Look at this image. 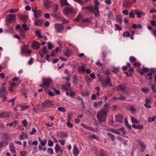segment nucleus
<instances>
[{
	"mask_svg": "<svg viewBox=\"0 0 156 156\" xmlns=\"http://www.w3.org/2000/svg\"><path fill=\"white\" fill-rule=\"evenodd\" d=\"M109 109V104H105L103 108L98 113L97 117L99 122H106L107 115Z\"/></svg>",
	"mask_w": 156,
	"mask_h": 156,
	"instance_id": "1",
	"label": "nucleus"
},
{
	"mask_svg": "<svg viewBox=\"0 0 156 156\" xmlns=\"http://www.w3.org/2000/svg\"><path fill=\"white\" fill-rule=\"evenodd\" d=\"M76 12L75 9L69 6L65 7L63 11V13L66 16L75 14Z\"/></svg>",
	"mask_w": 156,
	"mask_h": 156,
	"instance_id": "2",
	"label": "nucleus"
},
{
	"mask_svg": "<svg viewBox=\"0 0 156 156\" xmlns=\"http://www.w3.org/2000/svg\"><path fill=\"white\" fill-rule=\"evenodd\" d=\"M16 15L15 14L8 15L6 17V22L9 23H12L16 20Z\"/></svg>",
	"mask_w": 156,
	"mask_h": 156,
	"instance_id": "3",
	"label": "nucleus"
},
{
	"mask_svg": "<svg viewBox=\"0 0 156 156\" xmlns=\"http://www.w3.org/2000/svg\"><path fill=\"white\" fill-rule=\"evenodd\" d=\"M127 86L125 84L119 85L116 87V90L117 92L121 91L123 93H126Z\"/></svg>",
	"mask_w": 156,
	"mask_h": 156,
	"instance_id": "4",
	"label": "nucleus"
},
{
	"mask_svg": "<svg viewBox=\"0 0 156 156\" xmlns=\"http://www.w3.org/2000/svg\"><path fill=\"white\" fill-rule=\"evenodd\" d=\"M53 102L48 99L46 100L42 104L43 108L46 107H50L53 106Z\"/></svg>",
	"mask_w": 156,
	"mask_h": 156,
	"instance_id": "5",
	"label": "nucleus"
},
{
	"mask_svg": "<svg viewBox=\"0 0 156 156\" xmlns=\"http://www.w3.org/2000/svg\"><path fill=\"white\" fill-rule=\"evenodd\" d=\"M43 84L47 88H48L50 85H52L53 83L52 80L50 79H45L43 80Z\"/></svg>",
	"mask_w": 156,
	"mask_h": 156,
	"instance_id": "6",
	"label": "nucleus"
},
{
	"mask_svg": "<svg viewBox=\"0 0 156 156\" xmlns=\"http://www.w3.org/2000/svg\"><path fill=\"white\" fill-rule=\"evenodd\" d=\"M55 28L57 30V33H62L63 30V27L62 24L57 23L55 25Z\"/></svg>",
	"mask_w": 156,
	"mask_h": 156,
	"instance_id": "7",
	"label": "nucleus"
},
{
	"mask_svg": "<svg viewBox=\"0 0 156 156\" xmlns=\"http://www.w3.org/2000/svg\"><path fill=\"white\" fill-rule=\"evenodd\" d=\"M151 72L147 73L145 76V78L148 80H151L152 79V74L156 73V71L154 69H151Z\"/></svg>",
	"mask_w": 156,
	"mask_h": 156,
	"instance_id": "8",
	"label": "nucleus"
},
{
	"mask_svg": "<svg viewBox=\"0 0 156 156\" xmlns=\"http://www.w3.org/2000/svg\"><path fill=\"white\" fill-rule=\"evenodd\" d=\"M10 112H0V118H5L9 117Z\"/></svg>",
	"mask_w": 156,
	"mask_h": 156,
	"instance_id": "9",
	"label": "nucleus"
},
{
	"mask_svg": "<svg viewBox=\"0 0 156 156\" xmlns=\"http://www.w3.org/2000/svg\"><path fill=\"white\" fill-rule=\"evenodd\" d=\"M126 133V131L124 130V128H123L117 130L116 134L120 135L123 136L125 135Z\"/></svg>",
	"mask_w": 156,
	"mask_h": 156,
	"instance_id": "10",
	"label": "nucleus"
},
{
	"mask_svg": "<svg viewBox=\"0 0 156 156\" xmlns=\"http://www.w3.org/2000/svg\"><path fill=\"white\" fill-rule=\"evenodd\" d=\"M82 10L84 11H88L89 12H91L93 11L94 8L92 6L87 5L86 7H83L82 8Z\"/></svg>",
	"mask_w": 156,
	"mask_h": 156,
	"instance_id": "11",
	"label": "nucleus"
},
{
	"mask_svg": "<svg viewBox=\"0 0 156 156\" xmlns=\"http://www.w3.org/2000/svg\"><path fill=\"white\" fill-rule=\"evenodd\" d=\"M40 46V44L37 41H34L32 43V47L35 49H38Z\"/></svg>",
	"mask_w": 156,
	"mask_h": 156,
	"instance_id": "12",
	"label": "nucleus"
},
{
	"mask_svg": "<svg viewBox=\"0 0 156 156\" xmlns=\"http://www.w3.org/2000/svg\"><path fill=\"white\" fill-rule=\"evenodd\" d=\"M66 95L68 96L73 97V96L75 95V93L73 91V89L71 88H69V91H66Z\"/></svg>",
	"mask_w": 156,
	"mask_h": 156,
	"instance_id": "13",
	"label": "nucleus"
},
{
	"mask_svg": "<svg viewBox=\"0 0 156 156\" xmlns=\"http://www.w3.org/2000/svg\"><path fill=\"white\" fill-rule=\"evenodd\" d=\"M149 70L150 69L148 68L144 67L142 69H139L138 70V72L141 74L143 75L144 74V73H147L148 72Z\"/></svg>",
	"mask_w": 156,
	"mask_h": 156,
	"instance_id": "14",
	"label": "nucleus"
},
{
	"mask_svg": "<svg viewBox=\"0 0 156 156\" xmlns=\"http://www.w3.org/2000/svg\"><path fill=\"white\" fill-rule=\"evenodd\" d=\"M47 48L46 47H44L42 49V51L40 50L39 51V53L41 56L42 57L44 54L46 53H48V51H46Z\"/></svg>",
	"mask_w": 156,
	"mask_h": 156,
	"instance_id": "15",
	"label": "nucleus"
},
{
	"mask_svg": "<svg viewBox=\"0 0 156 156\" xmlns=\"http://www.w3.org/2000/svg\"><path fill=\"white\" fill-rule=\"evenodd\" d=\"M55 152L57 153L59 151H60L62 154L63 152V150L62 149L61 147L58 144H56L55 147Z\"/></svg>",
	"mask_w": 156,
	"mask_h": 156,
	"instance_id": "16",
	"label": "nucleus"
},
{
	"mask_svg": "<svg viewBox=\"0 0 156 156\" xmlns=\"http://www.w3.org/2000/svg\"><path fill=\"white\" fill-rule=\"evenodd\" d=\"M134 13L137 15V17L138 18L141 17L142 15H144V12L140 11L138 9H136L134 10Z\"/></svg>",
	"mask_w": 156,
	"mask_h": 156,
	"instance_id": "17",
	"label": "nucleus"
},
{
	"mask_svg": "<svg viewBox=\"0 0 156 156\" xmlns=\"http://www.w3.org/2000/svg\"><path fill=\"white\" fill-rule=\"evenodd\" d=\"M80 153L79 150L76 146H74L73 149V154L74 156H77Z\"/></svg>",
	"mask_w": 156,
	"mask_h": 156,
	"instance_id": "18",
	"label": "nucleus"
},
{
	"mask_svg": "<svg viewBox=\"0 0 156 156\" xmlns=\"http://www.w3.org/2000/svg\"><path fill=\"white\" fill-rule=\"evenodd\" d=\"M132 126L134 129H141L143 128L144 126L142 125L138 124L136 125L135 124H133Z\"/></svg>",
	"mask_w": 156,
	"mask_h": 156,
	"instance_id": "19",
	"label": "nucleus"
},
{
	"mask_svg": "<svg viewBox=\"0 0 156 156\" xmlns=\"http://www.w3.org/2000/svg\"><path fill=\"white\" fill-rule=\"evenodd\" d=\"M41 10H38L37 11V12L34 13V16L35 18L37 19L39 17H40L41 16Z\"/></svg>",
	"mask_w": 156,
	"mask_h": 156,
	"instance_id": "20",
	"label": "nucleus"
},
{
	"mask_svg": "<svg viewBox=\"0 0 156 156\" xmlns=\"http://www.w3.org/2000/svg\"><path fill=\"white\" fill-rule=\"evenodd\" d=\"M51 1L47 0L44 3V5L45 8L46 9H48L50 7V3Z\"/></svg>",
	"mask_w": 156,
	"mask_h": 156,
	"instance_id": "21",
	"label": "nucleus"
},
{
	"mask_svg": "<svg viewBox=\"0 0 156 156\" xmlns=\"http://www.w3.org/2000/svg\"><path fill=\"white\" fill-rule=\"evenodd\" d=\"M20 18L25 22L28 20V16L27 15H24L21 14L20 16Z\"/></svg>",
	"mask_w": 156,
	"mask_h": 156,
	"instance_id": "22",
	"label": "nucleus"
},
{
	"mask_svg": "<svg viewBox=\"0 0 156 156\" xmlns=\"http://www.w3.org/2000/svg\"><path fill=\"white\" fill-rule=\"evenodd\" d=\"M78 71L79 73H83L85 71V69L84 66H79L78 68Z\"/></svg>",
	"mask_w": 156,
	"mask_h": 156,
	"instance_id": "23",
	"label": "nucleus"
},
{
	"mask_svg": "<svg viewBox=\"0 0 156 156\" xmlns=\"http://www.w3.org/2000/svg\"><path fill=\"white\" fill-rule=\"evenodd\" d=\"M92 12L94 13V15L96 16H98L100 14V13L98 10V8H97V9H95V8H94V10Z\"/></svg>",
	"mask_w": 156,
	"mask_h": 156,
	"instance_id": "24",
	"label": "nucleus"
},
{
	"mask_svg": "<svg viewBox=\"0 0 156 156\" xmlns=\"http://www.w3.org/2000/svg\"><path fill=\"white\" fill-rule=\"evenodd\" d=\"M64 55L68 57H69L71 55V51L69 49H67L66 51H65Z\"/></svg>",
	"mask_w": 156,
	"mask_h": 156,
	"instance_id": "25",
	"label": "nucleus"
},
{
	"mask_svg": "<svg viewBox=\"0 0 156 156\" xmlns=\"http://www.w3.org/2000/svg\"><path fill=\"white\" fill-rule=\"evenodd\" d=\"M60 2L61 5L62 6H64L65 5H70L68 3L67 0H61Z\"/></svg>",
	"mask_w": 156,
	"mask_h": 156,
	"instance_id": "26",
	"label": "nucleus"
},
{
	"mask_svg": "<svg viewBox=\"0 0 156 156\" xmlns=\"http://www.w3.org/2000/svg\"><path fill=\"white\" fill-rule=\"evenodd\" d=\"M139 144L140 145L142 148V149L141 150V151L142 152H144L146 148L145 146L144 145V143L143 142H141V141H140L139 142Z\"/></svg>",
	"mask_w": 156,
	"mask_h": 156,
	"instance_id": "27",
	"label": "nucleus"
},
{
	"mask_svg": "<svg viewBox=\"0 0 156 156\" xmlns=\"http://www.w3.org/2000/svg\"><path fill=\"white\" fill-rule=\"evenodd\" d=\"M94 3V8L97 9V8H98V7L100 5V3L98 0H95Z\"/></svg>",
	"mask_w": 156,
	"mask_h": 156,
	"instance_id": "28",
	"label": "nucleus"
},
{
	"mask_svg": "<svg viewBox=\"0 0 156 156\" xmlns=\"http://www.w3.org/2000/svg\"><path fill=\"white\" fill-rule=\"evenodd\" d=\"M116 119L117 121L121 122L122 119V116L121 114L118 115L116 116Z\"/></svg>",
	"mask_w": 156,
	"mask_h": 156,
	"instance_id": "29",
	"label": "nucleus"
},
{
	"mask_svg": "<svg viewBox=\"0 0 156 156\" xmlns=\"http://www.w3.org/2000/svg\"><path fill=\"white\" fill-rule=\"evenodd\" d=\"M42 21L41 20H37L35 22V24L36 26H41L42 25Z\"/></svg>",
	"mask_w": 156,
	"mask_h": 156,
	"instance_id": "30",
	"label": "nucleus"
},
{
	"mask_svg": "<svg viewBox=\"0 0 156 156\" xmlns=\"http://www.w3.org/2000/svg\"><path fill=\"white\" fill-rule=\"evenodd\" d=\"M102 101H100L98 103L97 102H94V107L96 108L98 107L101 106L102 103Z\"/></svg>",
	"mask_w": 156,
	"mask_h": 156,
	"instance_id": "31",
	"label": "nucleus"
},
{
	"mask_svg": "<svg viewBox=\"0 0 156 156\" xmlns=\"http://www.w3.org/2000/svg\"><path fill=\"white\" fill-rule=\"evenodd\" d=\"M115 20L116 22L118 23L119 24L122 23L121 17L120 16H118L116 17Z\"/></svg>",
	"mask_w": 156,
	"mask_h": 156,
	"instance_id": "32",
	"label": "nucleus"
},
{
	"mask_svg": "<svg viewBox=\"0 0 156 156\" xmlns=\"http://www.w3.org/2000/svg\"><path fill=\"white\" fill-rule=\"evenodd\" d=\"M156 119V116H155L154 117L151 118L150 117H149L148 118V122H152L155 121Z\"/></svg>",
	"mask_w": 156,
	"mask_h": 156,
	"instance_id": "33",
	"label": "nucleus"
},
{
	"mask_svg": "<svg viewBox=\"0 0 156 156\" xmlns=\"http://www.w3.org/2000/svg\"><path fill=\"white\" fill-rule=\"evenodd\" d=\"M38 140H39V141H40L41 144L42 146H44L45 145L46 143V140H43L40 137L39 138H38Z\"/></svg>",
	"mask_w": 156,
	"mask_h": 156,
	"instance_id": "34",
	"label": "nucleus"
},
{
	"mask_svg": "<svg viewBox=\"0 0 156 156\" xmlns=\"http://www.w3.org/2000/svg\"><path fill=\"white\" fill-rule=\"evenodd\" d=\"M82 18V16L81 14H80L74 20L76 21H80Z\"/></svg>",
	"mask_w": 156,
	"mask_h": 156,
	"instance_id": "35",
	"label": "nucleus"
},
{
	"mask_svg": "<svg viewBox=\"0 0 156 156\" xmlns=\"http://www.w3.org/2000/svg\"><path fill=\"white\" fill-rule=\"evenodd\" d=\"M18 122V121L17 120H14L13 122H11L9 124V125L10 126H15L17 125Z\"/></svg>",
	"mask_w": 156,
	"mask_h": 156,
	"instance_id": "36",
	"label": "nucleus"
},
{
	"mask_svg": "<svg viewBox=\"0 0 156 156\" xmlns=\"http://www.w3.org/2000/svg\"><path fill=\"white\" fill-rule=\"evenodd\" d=\"M21 82V80H20L19 81V82L18 83H11L10 86L12 87L13 88L14 87H16L17 86L19 85L20 83Z\"/></svg>",
	"mask_w": 156,
	"mask_h": 156,
	"instance_id": "37",
	"label": "nucleus"
},
{
	"mask_svg": "<svg viewBox=\"0 0 156 156\" xmlns=\"http://www.w3.org/2000/svg\"><path fill=\"white\" fill-rule=\"evenodd\" d=\"M122 35L124 37H129L130 36V34L129 32L126 31L123 32Z\"/></svg>",
	"mask_w": 156,
	"mask_h": 156,
	"instance_id": "38",
	"label": "nucleus"
},
{
	"mask_svg": "<svg viewBox=\"0 0 156 156\" xmlns=\"http://www.w3.org/2000/svg\"><path fill=\"white\" fill-rule=\"evenodd\" d=\"M10 149L13 153H16V151L15 150V148L14 146L11 143L10 144Z\"/></svg>",
	"mask_w": 156,
	"mask_h": 156,
	"instance_id": "39",
	"label": "nucleus"
},
{
	"mask_svg": "<svg viewBox=\"0 0 156 156\" xmlns=\"http://www.w3.org/2000/svg\"><path fill=\"white\" fill-rule=\"evenodd\" d=\"M129 60L131 63H133L136 61V58L133 56H131L129 57Z\"/></svg>",
	"mask_w": 156,
	"mask_h": 156,
	"instance_id": "40",
	"label": "nucleus"
},
{
	"mask_svg": "<svg viewBox=\"0 0 156 156\" xmlns=\"http://www.w3.org/2000/svg\"><path fill=\"white\" fill-rule=\"evenodd\" d=\"M20 110L22 111H23L25 109L29 108V106L28 105H20Z\"/></svg>",
	"mask_w": 156,
	"mask_h": 156,
	"instance_id": "41",
	"label": "nucleus"
},
{
	"mask_svg": "<svg viewBox=\"0 0 156 156\" xmlns=\"http://www.w3.org/2000/svg\"><path fill=\"white\" fill-rule=\"evenodd\" d=\"M125 125L129 129H131V125H129V123L128 122L127 120L125 118Z\"/></svg>",
	"mask_w": 156,
	"mask_h": 156,
	"instance_id": "42",
	"label": "nucleus"
},
{
	"mask_svg": "<svg viewBox=\"0 0 156 156\" xmlns=\"http://www.w3.org/2000/svg\"><path fill=\"white\" fill-rule=\"evenodd\" d=\"M129 17L130 18H133L135 16L133 14V10H131L129 14Z\"/></svg>",
	"mask_w": 156,
	"mask_h": 156,
	"instance_id": "43",
	"label": "nucleus"
},
{
	"mask_svg": "<svg viewBox=\"0 0 156 156\" xmlns=\"http://www.w3.org/2000/svg\"><path fill=\"white\" fill-rule=\"evenodd\" d=\"M35 34L36 36H38L39 38H42V36L40 33V31L39 30L36 31L35 32Z\"/></svg>",
	"mask_w": 156,
	"mask_h": 156,
	"instance_id": "44",
	"label": "nucleus"
},
{
	"mask_svg": "<svg viewBox=\"0 0 156 156\" xmlns=\"http://www.w3.org/2000/svg\"><path fill=\"white\" fill-rule=\"evenodd\" d=\"M66 85H64L61 86L62 89L64 90L68 91L69 88L67 87Z\"/></svg>",
	"mask_w": 156,
	"mask_h": 156,
	"instance_id": "45",
	"label": "nucleus"
},
{
	"mask_svg": "<svg viewBox=\"0 0 156 156\" xmlns=\"http://www.w3.org/2000/svg\"><path fill=\"white\" fill-rule=\"evenodd\" d=\"M48 152L50 154L52 155L54 154L53 149L51 148H49L47 150Z\"/></svg>",
	"mask_w": 156,
	"mask_h": 156,
	"instance_id": "46",
	"label": "nucleus"
},
{
	"mask_svg": "<svg viewBox=\"0 0 156 156\" xmlns=\"http://www.w3.org/2000/svg\"><path fill=\"white\" fill-rule=\"evenodd\" d=\"M113 86L112 84L110 82H105V87H106L107 86L108 87H112Z\"/></svg>",
	"mask_w": 156,
	"mask_h": 156,
	"instance_id": "47",
	"label": "nucleus"
},
{
	"mask_svg": "<svg viewBox=\"0 0 156 156\" xmlns=\"http://www.w3.org/2000/svg\"><path fill=\"white\" fill-rule=\"evenodd\" d=\"M60 19L63 23H68V21L66 20L64 17H62L60 18Z\"/></svg>",
	"mask_w": 156,
	"mask_h": 156,
	"instance_id": "48",
	"label": "nucleus"
},
{
	"mask_svg": "<svg viewBox=\"0 0 156 156\" xmlns=\"http://www.w3.org/2000/svg\"><path fill=\"white\" fill-rule=\"evenodd\" d=\"M20 35L22 36L23 38H25L26 37V35L24 31L23 30L21 29L20 30Z\"/></svg>",
	"mask_w": 156,
	"mask_h": 156,
	"instance_id": "49",
	"label": "nucleus"
},
{
	"mask_svg": "<svg viewBox=\"0 0 156 156\" xmlns=\"http://www.w3.org/2000/svg\"><path fill=\"white\" fill-rule=\"evenodd\" d=\"M58 109L60 111L63 112H64L66 111V109L64 107H59L58 108Z\"/></svg>",
	"mask_w": 156,
	"mask_h": 156,
	"instance_id": "50",
	"label": "nucleus"
},
{
	"mask_svg": "<svg viewBox=\"0 0 156 156\" xmlns=\"http://www.w3.org/2000/svg\"><path fill=\"white\" fill-rule=\"evenodd\" d=\"M145 103L148 104H151V100L150 98H145Z\"/></svg>",
	"mask_w": 156,
	"mask_h": 156,
	"instance_id": "51",
	"label": "nucleus"
},
{
	"mask_svg": "<svg viewBox=\"0 0 156 156\" xmlns=\"http://www.w3.org/2000/svg\"><path fill=\"white\" fill-rule=\"evenodd\" d=\"M150 23L152 26L154 27L156 26V20H152L150 22Z\"/></svg>",
	"mask_w": 156,
	"mask_h": 156,
	"instance_id": "52",
	"label": "nucleus"
},
{
	"mask_svg": "<svg viewBox=\"0 0 156 156\" xmlns=\"http://www.w3.org/2000/svg\"><path fill=\"white\" fill-rule=\"evenodd\" d=\"M100 156H106L104 151L102 150H101V151H100Z\"/></svg>",
	"mask_w": 156,
	"mask_h": 156,
	"instance_id": "53",
	"label": "nucleus"
},
{
	"mask_svg": "<svg viewBox=\"0 0 156 156\" xmlns=\"http://www.w3.org/2000/svg\"><path fill=\"white\" fill-rule=\"evenodd\" d=\"M115 27L116 28L117 30H121L122 29L121 27L117 24H115Z\"/></svg>",
	"mask_w": 156,
	"mask_h": 156,
	"instance_id": "54",
	"label": "nucleus"
},
{
	"mask_svg": "<svg viewBox=\"0 0 156 156\" xmlns=\"http://www.w3.org/2000/svg\"><path fill=\"white\" fill-rule=\"evenodd\" d=\"M73 0L81 5H83L84 4L83 1L82 0Z\"/></svg>",
	"mask_w": 156,
	"mask_h": 156,
	"instance_id": "55",
	"label": "nucleus"
},
{
	"mask_svg": "<svg viewBox=\"0 0 156 156\" xmlns=\"http://www.w3.org/2000/svg\"><path fill=\"white\" fill-rule=\"evenodd\" d=\"M22 27L25 30H29V27H27V25L25 23H24L22 25Z\"/></svg>",
	"mask_w": 156,
	"mask_h": 156,
	"instance_id": "56",
	"label": "nucleus"
},
{
	"mask_svg": "<svg viewBox=\"0 0 156 156\" xmlns=\"http://www.w3.org/2000/svg\"><path fill=\"white\" fill-rule=\"evenodd\" d=\"M58 9V6L57 4L54 5H53V10L56 11Z\"/></svg>",
	"mask_w": 156,
	"mask_h": 156,
	"instance_id": "57",
	"label": "nucleus"
},
{
	"mask_svg": "<svg viewBox=\"0 0 156 156\" xmlns=\"http://www.w3.org/2000/svg\"><path fill=\"white\" fill-rule=\"evenodd\" d=\"M141 91L142 92L146 93L148 91L149 89L148 88H142L141 89Z\"/></svg>",
	"mask_w": 156,
	"mask_h": 156,
	"instance_id": "58",
	"label": "nucleus"
},
{
	"mask_svg": "<svg viewBox=\"0 0 156 156\" xmlns=\"http://www.w3.org/2000/svg\"><path fill=\"white\" fill-rule=\"evenodd\" d=\"M48 146L51 147L53 145V142L51 140H49L48 141Z\"/></svg>",
	"mask_w": 156,
	"mask_h": 156,
	"instance_id": "59",
	"label": "nucleus"
},
{
	"mask_svg": "<svg viewBox=\"0 0 156 156\" xmlns=\"http://www.w3.org/2000/svg\"><path fill=\"white\" fill-rule=\"evenodd\" d=\"M22 123L24 126L26 127L27 125V121L24 119L22 121Z\"/></svg>",
	"mask_w": 156,
	"mask_h": 156,
	"instance_id": "60",
	"label": "nucleus"
},
{
	"mask_svg": "<svg viewBox=\"0 0 156 156\" xmlns=\"http://www.w3.org/2000/svg\"><path fill=\"white\" fill-rule=\"evenodd\" d=\"M48 48L49 50H51L52 49V46L50 42H48Z\"/></svg>",
	"mask_w": 156,
	"mask_h": 156,
	"instance_id": "61",
	"label": "nucleus"
},
{
	"mask_svg": "<svg viewBox=\"0 0 156 156\" xmlns=\"http://www.w3.org/2000/svg\"><path fill=\"white\" fill-rule=\"evenodd\" d=\"M131 120H132V122L133 123H138L137 120L133 117L131 118Z\"/></svg>",
	"mask_w": 156,
	"mask_h": 156,
	"instance_id": "62",
	"label": "nucleus"
},
{
	"mask_svg": "<svg viewBox=\"0 0 156 156\" xmlns=\"http://www.w3.org/2000/svg\"><path fill=\"white\" fill-rule=\"evenodd\" d=\"M108 131L112 133L116 134L117 130L114 129H112L111 128L109 129Z\"/></svg>",
	"mask_w": 156,
	"mask_h": 156,
	"instance_id": "63",
	"label": "nucleus"
},
{
	"mask_svg": "<svg viewBox=\"0 0 156 156\" xmlns=\"http://www.w3.org/2000/svg\"><path fill=\"white\" fill-rule=\"evenodd\" d=\"M18 10L17 9H11L9 10V12H10L11 13H15L18 12Z\"/></svg>",
	"mask_w": 156,
	"mask_h": 156,
	"instance_id": "64",
	"label": "nucleus"
}]
</instances>
